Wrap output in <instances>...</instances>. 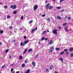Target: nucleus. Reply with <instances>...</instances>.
Wrapping results in <instances>:
<instances>
[{
  "mask_svg": "<svg viewBox=\"0 0 73 73\" xmlns=\"http://www.w3.org/2000/svg\"><path fill=\"white\" fill-rule=\"evenodd\" d=\"M27 51V49H26L23 52V54H24L25 53V52H26Z\"/></svg>",
  "mask_w": 73,
  "mask_h": 73,
  "instance_id": "nucleus-18",
  "label": "nucleus"
},
{
  "mask_svg": "<svg viewBox=\"0 0 73 73\" xmlns=\"http://www.w3.org/2000/svg\"><path fill=\"white\" fill-rule=\"evenodd\" d=\"M46 72H49V70H48V69H46Z\"/></svg>",
  "mask_w": 73,
  "mask_h": 73,
  "instance_id": "nucleus-42",
  "label": "nucleus"
},
{
  "mask_svg": "<svg viewBox=\"0 0 73 73\" xmlns=\"http://www.w3.org/2000/svg\"><path fill=\"white\" fill-rule=\"evenodd\" d=\"M35 31V29H33L31 31V33H34Z\"/></svg>",
  "mask_w": 73,
  "mask_h": 73,
  "instance_id": "nucleus-24",
  "label": "nucleus"
},
{
  "mask_svg": "<svg viewBox=\"0 0 73 73\" xmlns=\"http://www.w3.org/2000/svg\"><path fill=\"white\" fill-rule=\"evenodd\" d=\"M37 30V27H36L35 28V31H36Z\"/></svg>",
  "mask_w": 73,
  "mask_h": 73,
  "instance_id": "nucleus-39",
  "label": "nucleus"
},
{
  "mask_svg": "<svg viewBox=\"0 0 73 73\" xmlns=\"http://www.w3.org/2000/svg\"><path fill=\"white\" fill-rule=\"evenodd\" d=\"M28 42H29V40H27L26 41H24V42L23 44V46H25V45H26V44H27Z\"/></svg>",
  "mask_w": 73,
  "mask_h": 73,
  "instance_id": "nucleus-3",
  "label": "nucleus"
},
{
  "mask_svg": "<svg viewBox=\"0 0 73 73\" xmlns=\"http://www.w3.org/2000/svg\"><path fill=\"white\" fill-rule=\"evenodd\" d=\"M28 59H26V60L25 62V63H27V62H28Z\"/></svg>",
  "mask_w": 73,
  "mask_h": 73,
  "instance_id": "nucleus-32",
  "label": "nucleus"
},
{
  "mask_svg": "<svg viewBox=\"0 0 73 73\" xmlns=\"http://www.w3.org/2000/svg\"><path fill=\"white\" fill-rule=\"evenodd\" d=\"M64 10H62L61 11H60L61 12H64Z\"/></svg>",
  "mask_w": 73,
  "mask_h": 73,
  "instance_id": "nucleus-49",
  "label": "nucleus"
},
{
  "mask_svg": "<svg viewBox=\"0 0 73 73\" xmlns=\"http://www.w3.org/2000/svg\"><path fill=\"white\" fill-rule=\"evenodd\" d=\"M32 50H33L32 49H29L28 50V52H32Z\"/></svg>",
  "mask_w": 73,
  "mask_h": 73,
  "instance_id": "nucleus-16",
  "label": "nucleus"
},
{
  "mask_svg": "<svg viewBox=\"0 0 73 73\" xmlns=\"http://www.w3.org/2000/svg\"><path fill=\"white\" fill-rule=\"evenodd\" d=\"M13 41L14 42H15L16 41V40H15V39H14V40H13Z\"/></svg>",
  "mask_w": 73,
  "mask_h": 73,
  "instance_id": "nucleus-59",
  "label": "nucleus"
},
{
  "mask_svg": "<svg viewBox=\"0 0 73 73\" xmlns=\"http://www.w3.org/2000/svg\"><path fill=\"white\" fill-rule=\"evenodd\" d=\"M32 64L33 65V67L36 66V63L35 62H32Z\"/></svg>",
  "mask_w": 73,
  "mask_h": 73,
  "instance_id": "nucleus-11",
  "label": "nucleus"
},
{
  "mask_svg": "<svg viewBox=\"0 0 73 73\" xmlns=\"http://www.w3.org/2000/svg\"><path fill=\"white\" fill-rule=\"evenodd\" d=\"M49 4L48 3L46 5V9H48V8H49Z\"/></svg>",
  "mask_w": 73,
  "mask_h": 73,
  "instance_id": "nucleus-10",
  "label": "nucleus"
},
{
  "mask_svg": "<svg viewBox=\"0 0 73 73\" xmlns=\"http://www.w3.org/2000/svg\"><path fill=\"white\" fill-rule=\"evenodd\" d=\"M10 17H11V16H9V15H7V18L8 19H9Z\"/></svg>",
  "mask_w": 73,
  "mask_h": 73,
  "instance_id": "nucleus-26",
  "label": "nucleus"
},
{
  "mask_svg": "<svg viewBox=\"0 0 73 73\" xmlns=\"http://www.w3.org/2000/svg\"><path fill=\"white\" fill-rule=\"evenodd\" d=\"M19 29H20V30H21H21H23V29H24V28H22V27H21V28Z\"/></svg>",
  "mask_w": 73,
  "mask_h": 73,
  "instance_id": "nucleus-44",
  "label": "nucleus"
},
{
  "mask_svg": "<svg viewBox=\"0 0 73 73\" xmlns=\"http://www.w3.org/2000/svg\"><path fill=\"white\" fill-rule=\"evenodd\" d=\"M65 0H60V3H62V1H64Z\"/></svg>",
  "mask_w": 73,
  "mask_h": 73,
  "instance_id": "nucleus-38",
  "label": "nucleus"
},
{
  "mask_svg": "<svg viewBox=\"0 0 73 73\" xmlns=\"http://www.w3.org/2000/svg\"><path fill=\"white\" fill-rule=\"evenodd\" d=\"M21 46H22V45H23V42H21L20 44Z\"/></svg>",
  "mask_w": 73,
  "mask_h": 73,
  "instance_id": "nucleus-36",
  "label": "nucleus"
},
{
  "mask_svg": "<svg viewBox=\"0 0 73 73\" xmlns=\"http://www.w3.org/2000/svg\"><path fill=\"white\" fill-rule=\"evenodd\" d=\"M29 23V24H31L33 23V20H31V21H30Z\"/></svg>",
  "mask_w": 73,
  "mask_h": 73,
  "instance_id": "nucleus-17",
  "label": "nucleus"
},
{
  "mask_svg": "<svg viewBox=\"0 0 73 73\" xmlns=\"http://www.w3.org/2000/svg\"><path fill=\"white\" fill-rule=\"evenodd\" d=\"M20 73V72L19 71H17L16 72V73Z\"/></svg>",
  "mask_w": 73,
  "mask_h": 73,
  "instance_id": "nucleus-57",
  "label": "nucleus"
},
{
  "mask_svg": "<svg viewBox=\"0 0 73 73\" xmlns=\"http://www.w3.org/2000/svg\"><path fill=\"white\" fill-rule=\"evenodd\" d=\"M5 65H4L2 67H1V68L2 69H3V68H4V67H5Z\"/></svg>",
  "mask_w": 73,
  "mask_h": 73,
  "instance_id": "nucleus-37",
  "label": "nucleus"
},
{
  "mask_svg": "<svg viewBox=\"0 0 73 73\" xmlns=\"http://www.w3.org/2000/svg\"><path fill=\"white\" fill-rule=\"evenodd\" d=\"M13 68H12L11 70V72H13Z\"/></svg>",
  "mask_w": 73,
  "mask_h": 73,
  "instance_id": "nucleus-47",
  "label": "nucleus"
},
{
  "mask_svg": "<svg viewBox=\"0 0 73 73\" xmlns=\"http://www.w3.org/2000/svg\"><path fill=\"white\" fill-rule=\"evenodd\" d=\"M53 7L52 6H50L49 7V9H52Z\"/></svg>",
  "mask_w": 73,
  "mask_h": 73,
  "instance_id": "nucleus-22",
  "label": "nucleus"
},
{
  "mask_svg": "<svg viewBox=\"0 0 73 73\" xmlns=\"http://www.w3.org/2000/svg\"><path fill=\"white\" fill-rule=\"evenodd\" d=\"M64 52L63 51V52H61V53H60V55H61V54H64Z\"/></svg>",
  "mask_w": 73,
  "mask_h": 73,
  "instance_id": "nucleus-34",
  "label": "nucleus"
},
{
  "mask_svg": "<svg viewBox=\"0 0 73 73\" xmlns=\"http://www.w3.org/2000/svg\"><path fill=\"white\" fill-rule=\"evenodd\" d=\"M55 50H57L58 51V50H60V48H57L56 47L55 48Z\"/></svg>",
  "mask_w": 73,
  "mask_h": 73,
  "instance_id": "nucleus-13",
  "label": "nucleus"
},
{
  "mask_svg": "<svg viewBox=\"0 0 73 73\" xmlns=\"http://www.w3.org/2000/svg\"><path fill=\"white\" fill-rule=\"evenodd\" d=\"M53 68V66L52 65H51L49 68L50 70H52Z\"/></svg>",
  "mask_w": 73,
  "mask_h": 73,
  "instance_id": "nucleus-5",
  "label": "nucleus"
},
{
  "mask_svg": "<svg viewBox=\"0 0 73 73\" xmlns=\"http://www.w3.org/2000/svg\"><path fill=\"white\" fill-rule=\"evenodd\" d=\"M17 7V6L16 5H11L10 6L11 8V9H16V7Z\"/></svg>",
  "mask_w": 73,
  "mask_h": 73,
  "instance_id": "nucleus-1",
  "label": "nucleus"
},
{
  "mask_svg": "<svg viewBox=\"0 0 73 73\" xmlns=\"http://www.w3.org/2000/svg\"><path fill=\"white\" fill-rule=\"evenodd\" d=\"M44 38H45V37H44L42 38V41H43V40H44Z\"/></svg>",
  "mask_w": 73,
  "mask_h": 73,
  "instance_id": "nucleus-45",
  "label": "nucleus"
},
{
  "mask_svg": "<svg viewBox=\"0 0 73 73\" xmlns=\"http://www.w3.org/2000/svg\"><path fill=\"white\" fill-rule=\"evenodd\" d=\"M25 66V65L24 64H23L22 65V67H24V66Z\"/></svg>",
  "mask_w": 73,
  "mask_h": 73,
  "instance_id": "nucleus-30",
  "label": "nucleus"
},
{
  "mask_svg": "<svg viewBox=\"0 0 73 73\" xmlns=\"http://www.w3.org/2000/svg\"><path fill=\"white\" fill-rule=\"evenodd\" d=\"M64 52H67L68 50H67V49H65L64 50Z\"/></svg>",
  "mask_w": 73,
  "mask_h": 73,
  "instance_id": "nucleus-40",
  "label": "nucleus"
},
{
  "mask_svg": "<svg viewBox=\"0 0 73 73\" xmlns=\"http://www.w3.org/2000/svg\"><path fill=\"white\" fill-rule=\"evenodd\" d=\"M68 19H69V20H71V17H68Z\"/></svg>",
  "mask_w": 73,
  "mask_h": 73,
  "instance_id": "nucleus-33",
  "label": "nucleus"
},
{
  "mask_svg": "<svg viewBox=\"0 0 73 73\" xmlns=\"http://www.w3.org/2000/svg\"><path fill=\"white\" fill-rule=\"evenodd\" d=\"M3 32H4V31H3V30H1L0 31V33H1V34H3Z\"/></svg>",
  "mask_w": 73,
  "mask_h": 73,
  "instance_id": "nucleus-25",
  "label": "nucleus"
},
{
  "mask_svg": "<svg viewBox=\"0 0 73 73\" xmlns=\"http://www.w3.org/2000/svg\"><path fill=\"white\" fill-rule=\"evenodd\" d=\"M48 44H50V45H52L53 44V40H50V42L48 43Z\"/></svg>",
  "mask_w": 73,
  "mask_h": 73,
  "instance_id": "nucleus-9",
  "label": "nucleus"
},
{
  "mask_svg": "<svg viewBox=\"0 0 73 73\" xmlns=\"http://www.w3.org/2000/svg\"><path fill=\"white\" fill-rule=\"evenodd\" d=\"M58 30H54L52 31V33L53 34H55V35H57V31Z\"/></svg>",
  "mask_w": 73,
  "mask_h": 73,
  "instance_id": "nucleus-2",
  "label": "nucleus"
},
{
  "mask_svg": "<svg viewBox=\"0 0 73 73\" xmlns=\"http://www.w3.org/2000/svg\"><path fill=\"white\" fill-rule=\"evenodd\" d=\"M57 19L58 20H62V19L60 16H58L57 17Z\"/></svg>",
  "mask_w": 73,
  "mask_h": 73,
  "instance_id": "nucleus-6",
  "label": "nucleus"
},
{
  "mask_svg": "<svg viewBox=\"0 0 73 73\" xmlns=\"http://www.w3.org/2000/svg\"><path fill=\"white\" fill-rule=\"evenodd\" d=\"M22 58H23V56H20L19 57V59L20 60H22Z\"/></svg>",
  "mask_w": 73,
  "mask_h": 73,
  "instance_id": "nucleus-23",
  "label": "nucleus"
},
{
  "mask_svg": "<svg viewBox=\"0 0 73 73\" xmlns=\"http://www.w3.org/2000/svg\"><path fill=\"white\" fill-rule=\"evenodd\" d=\"M21 20H23V16H22L21 17Z\"/></svg>",
  "mask_w": 73,
  "mask_h": 73,
  "instance_id": "nucleus-46",
  "label": "nucleus"
},
{
  "mask_svg": "<svg viewBox=\"0 0 73 73\" xmlns=\"http://www.w3.org/2000/svg\"><path fill=\"white\" fill-rule=\"evenodd\" d=\"M48 40V38H45L44 39V40H45V41H46V40Z\"/></svg>",
  "mask_w": 73,
  "mask_h": 73,
  "instance_id": "nucleus-52",
  "label": "nucleus"
},
{
  "mask_svg": "<svg viewBox=\"0 0 73 73\" xmlns=\"http://www.w3.org/2000/svg\"><path fill=\"white\" fill-rule=\"evenodd\" d=\"M49 51H50V53H51V52H52L53 50H52V49L50 48Z\"/></svg>",
  "mask_w": 73,
  "mask_h": 73,
  "instance_id": "nucleus-29",
  "label": "nucleus"
},
{
  "mask_svg": "<svg viewBox=\"0 0 73 73\" xmlns=\"http://www.w3.org/2000/svg\"><path fill=\"white\" fill-rule=\"evenodd\" d=\"M59 29H61V27H59Z\"/></svg>",
  "mask_w": 73,
  "mask_h": 73,
  "instance_id": "nucleus-62",
  "label": "nucleus"
},
{
  "mask_svg": "<svg viewBox=\"0 0 73 73\" xmlns=\"http://www.w3.org/2000/svg\"><path fill=\"white\" fill-rule=\"evenodd\" d=\"M31 72V70L30 69H29L27 70V71L25 72V73H29Z\"/></svg>",
  "mask_w": 73,
  "mask_h": 73,
  "instance_id": "nucleus-7",
  "label": "nucleus"
},
{
  "mask_svg": "<svg viewBox=\"0 0 73 73\" xmlns=\"http://www.w3.org/2000/svg\"><path fill=\"white\" fill-rule=\"evenodd\" d=\"M67 18H68V17H65V19H67Z\"/></svg>",
  "mask_w": 73,
  "mask_h": 73,
  "instance_id": "nucleus-61",
  "label": "nucleus"
},
{
  "mask_svg": "<svg viewBox=\"0 0 73 73\" xmlns=\"http://www.w3.org/2000/svg\"><path fill=\"white\" fill-rule=\"evenodd\" d=\"M70 56L71 57H73V53L70 54Z\"/></svg>",
  "mask_w": 73,
  "mask_h": 73,
  "instance_id": "nucleus-20",
  "label": "nucleus"
},
{
  "mask_svg": "<svg viewBox=\"0 0 73 73\" xmlns=\"http://www.w3.org/2000/svg\"><path fill=\"white\" fill-rule=\"evenodd\" d=\"M64 29L66 32H68L69 30L67 29V27H66Z\"/></svg>",
  "mask_w": 73,
  "mask_h": 73,
  "instance_id": "nucleus-15",
  "label": "nucleus"
},
{
  "mask_svg": "<svg viewBox=\"0 0 73 73\" xmlns=\"http://www.w3.org/2000/svg\"><path fill=\"white\" fill-rule=\"evenodd\" d=\"M42 17H45V14H43L42 15Z\"/></svg>",
  "mask_w": 73,
  "mask_h": 73,
  "instance_id": "nucleus-43",
  "label": "nucleus"
},
{
  "mask_svg": "<svg viewBox=\"0 0 73 73\" xmlns=\"http://www.w3.org/2000/svg\"><path fill=\"white\" fill-rule=\"evenodd\" d=\"M17 13V11H14L13 12V14H14V15H15L16 13Z\"/></svg>",
  "mask_w": 73,
  "mask_h": 73,
  "instance_id": "nucleus-27",
  "label": "nucleus"
},
{
  "mask_svg": "<svg viewBox=\"0 0 73 73\" xmlns=\"http://www.w3.org/2000/svg\"><path fill=\"white\" fill-rule=\"evenodd\" d=\"M66 24V23H65L63 24V26H65V25Z\"/></svg>",
  "mask_w": 73,
  "mask_h": 73,
  "instance_id": "nucleus-41",
  "label": "nucleus"
},
{
  "mask_svg": "<svg viewBox=\"0 0 73 73\" xmlns=\"http://www.w3.org/2000/svg\"><path fill=\"white\" fill-rule=\"evenodd\" d=\"M9 51V49H7L6 50H5V53H7Z\"/></svg>",
  "mask_w": 73,
  "mask_h": 73,
  "instance_id": "nucleus-28",
  "label": "nucleus"
},
{
  "mask_svg": "<svg viewBox=\"0 0 73 73\" xmlns=\"http://www.w3.org/2000/svg\"><path fill=\"white\" fill-rule=\"evenodd\" d=\"M47 1H46V2H45V3H47Z\"/></svg>",
  "mask_w": 73,
  "mask_h": 73,
  "instance_id": "nucleus-63",
  "label": "nucleus"
},
{
  "mask_svg": "<svg viewBox=\"0 0 73 73\" xmlns=\"http://www.w3.org/2000/svg\"><path fill=\"white\" fill-rule=\"evenodd\" d=\"M47 32H49V30H47Z\"/></svg>",
  "mask_w": 73,
  "mask_h": 73,
  "instance_id": "nucleus-60",
  "label": "nucleus"
},
{
  "mask_svg": "<svg viewBox=\"0 0 73 73\" xmlns=\"http://www.w3.org/2000/svg\"><path fill=\"white\" fill-rule=\"evenodd\" d=\"M4 8H5V9L6 8V9H7V5L5 6H4Z\"/></svg>",
  "mask_w": 73,
  "mask_h": 73,
  "instance_id": "nucleus-35",
  "label": "nucleus"
},
{
  "mask_svg": "<svg viewBox=\"0 0 73 73\" xmlns=\"http://www.w3.org/2000/svg\"><path fill=\"white\" fill-rule=\"evenodd\" d=\"M14 65V64H13L11 65H10V66H13Z\"/></svg>",
  "mask_w": 73,
  "mask_h": 73,
  "instance_id": "nucleus-53",
  "label": "nucleus"
},
{
  "mask_svg": "<svg viewBox=\"0 0 73 73\" xmlns=\"http://www.w3.org/2000/svg\"><path fill=\"white\" fill-rule=\"evenodd\" d=\"M69 51H70V52H72V51H73V47L70 48Z\"/></svg>",
  "mask_w": 73,
  "mask_h": 73,
  "instance_id": "nucleus-12",
  "label": "nucleus"
},
{
  "mask_svg": "<svg viewBox=\"0 0 73 73\" xmlns=\"http://www.w3.org/2000/svg\"><path fill=\"white\" fill-rule=\"evenodd\" d=\"M12 29V27H10V28H9V29Z\"/></svg>",
  "mask_w": 73,
  "mask_h": 73,
  "instance_id": "nucleus-50",
  "label": "nucleus"
},
{
  "mask_svg": "<svg viewBox=\"0 0 73 73\" xmlns=\"http://www.w3.org/2000/svg\"><path fill=\"white\" fill-rule=\"evenodd\" d=\"M54 73H59L58 72L55 71V72Z\"/></svg>",
  "mask_w": 73,
  "mask_h": 73,
  "instance_id": "nucleus-56",
  "label": "nucleus"
},
{
  "mask_svg": "<svg viewBox=\"0 0 73 73\" xmlns=\"http://www.w3.org/2000/svg\"><path fill=\"white\" fill-rule=\"evenodd\" d=\"M9 58L10 59H11V56H9Z\"/></svg>",
  "mask_w": 73,
  "mask_h": 73,
  "instance_id": "nucleus-54",
  "label": "nucleus"
},
{
  "mask_svg": "<svg viewBox=\"0 0 73 73\" xmlns=\"http://www.w3.org/2000/svg\"><path fill=\"white\" fill-rule=\"evenodd\" d=\"M12 73H15V71H14Z\"/></svg>",
  "mask_w": 73,
  "mask_h": 73,
  "instance_id": "nucleus-64",
  "label": "nucleus"
},
{
  "mask_svg": "<svg viewBox=\"0 0 73 73\" xmlns=\"http://www.w3.org/2000/svg\"><path fill=\"white\" fill-rule=\"evenodd\" d=\"M50 48L52 50H54V47L53 46H51Z\"/></svg>",
  "mask_w": 73,
  "mask_h": 73,
  "instance_id": "nucleus-19",
  "label": "nucleus"
},
{
  "mask_svg": "<svg viewBox=\"0 0 73 73\" xmlns=\"http://www.w3.org/2000/svg\"><path fill=\"white\" fill-rule=\"evenodd\" d=\"M38 57V54H37L35 56V58H37Z\"/></svg>",
  "mask_w": 73,
  "mask_h": 73,
  "instance_id": "nucleus-51",
  "label": "nucleus"
},
{
  "mask_svg": "<svg viewBox=\"0 0 73 73\" xmlns=\"http://www.w3.org/2000/svg\"><path fill=\"white\" fill-rule=\"evenodd\" d=\"M2 45V43L1 42H0V45Z\"/></svg>",
  "mask_w": 73,
  "mask_h": 73,
  "instance_id": "nucleus-58",
  "label": "nucleus"
},
{
  "mask_svg": "<svg viewBox=\"0 0 73 73\" xmlns=\"http://www.w3.org/2000/svg\"><path fill=\"white\" fill-rule=\"evenodd\" d=\"M23 38L24 39H25L26 38H27V37H26V36H24Z\"/></svg>",
  "mask_w": 73,
  "mask_h": 73,
  "instance_id": "nucleus-48",
  "label": "nucleus"
},
{
  "mask_svg": "<svg viewBox=\"0 0 73 73\" xmlns=\"http://www.w3.org/2000/svg\"><path fill=\"white\" fill-rule=\"evenodd\" d=\"M56 8L58 9H61V7H56Z\"/></svg>",
  "mask_w": 73,
  "mask_h": 73,
  "instance_id": "nucleus-31",
  "label": "nucleus"
},
{
  "mask_svg": "<svg viewBox=\"0 0 73 73\" xmlns=\"http://www.w3.org/2000/svg\"><path fill=\"white\" fill-rule=\"evenodd\" d=\"M46 31H43V32H42V34H43V35H44L45 34V33H46Z\"/></svg>",
  "mask_w": 73,
  "mask_h": 73,
  "instance_id": "nucleus-21",
  "label": "nucleus"
},
{
  "mask_svg": "<svg viewBox=\"0 0 73 73\" xmlns=\"http://www.w3.org/2000/svg\"><path fill=\"white\" fill-rule=\"evenodd\" d=\"M37 8H38V5H36L34 6V11H35L37 9Z\"/></svg>",
  "mask_w": 73,
  "mask_h": 73,
  "instance_id": "nucleus-4",
  "label": "nucleus"
},
{
  "mask_svg": "<svg viewBox=\"0 0 73 73\" xmlns=\"http://www.w3.org/2000/svg\"><path fill=\"white\" fill-rule=\"evenodd\" d=\"M59 60H60L62 62V63H63V62H64V61H63V58H59Z\"/></svg>",
  "mask_w": 73,
  "mask_h": 73,
  "instance_id": "nucleus-8",
  "label": "nucleus"
},
{
  "mask_svg": "<svg viewBox=\"0 0 73 73\" xmlns=\"http://www.w3.org/2000/svg\"><path fill=\"white\" fill-rule=\"evenodd\" d=\"M66 54H69V52H66Z\"/></svg>",
  "mask_w": 73,
  "mask_h": 73,
  "instance_id": "nucleus-55",
  "label": "nucleus"
},
{
  "mask_svg": "<svg viewBox=\"0 0 73 73\" xmlns=\"http://www.w3.org/2000/svg\"><path fill=\"white\" fill-rule=\"evenodd\" d=\"M47 21H48V22H50V18L49 17L47 19Z\"/></svg>",
  "mask_w": 73,
  "mask_h": 73,
  "instance_id": "nucleus-14",
  "label": "nucleus"
}]
</instances>
